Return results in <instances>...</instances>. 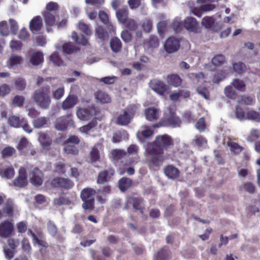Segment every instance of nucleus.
Segmentation results:
<instances>
[{"label":"nucleus","instance_id":"47","mask_svg":"<svg viewBox=\"0 0 260 260\" xmlns=\"http://www.w3.org/2000/svg\"><path fill=\"white\" fill-rule=\"evenodd\" d=\"M246 118L248 120L260 122V113L253 110H250L247 112Z\"/></svg>","mask_w":260,"mask_h":260},{"label":"nucleus","instance_id":"59","mask_svg":"<svg viewBox=\"0 0 260 260\" xmlns=\"http://www.w3.org/2000/svg\"><path fill=\"white\" fill-rule=\"evenodd\" d=\"M226 76L225 72L221 71L219 72L215 73L213 77L212 81L214 83H219L221 80H223Z\"/></svg>","mask_w":260,"mask_h":260},{"label":"nucleus","instance_id":"43","mask_svg":"<svg viewBox=\"0 0 260 260\" xmlns=\"http://www.w3.org/2000/svg\"><path fill=\"white\" fill-rule=\"evenodd\" d=\"M97 118L94 117L92 120L87 124L85 125L80 128V131L83 133H87L91 129L94 128L97 125Z\"/></svg>","mask_w":260,"mask_h":260},{"label":"nucleus","instance_id":"52","mask_svg":"<svg viewBox=\"0 0 260 260\" xmlns=\"http://www.w3.org/2000/svg\"><path fill=\"white\" fill-rule=\"evenodd\" d=\"M2 210L5 216L11 217L14 211L12 204L11 202H7L3 207Z\"/></svg>","mask_w":260,"mask_h":260},{"label":"nucleus","instance_id":"26","mask_svg":"<svg viewBox=\"0 0 260 260\" xmlns=\"http://www.w3.org/2000/svg\"><path fill=\"white\" fill-rule=\"evenodd\" d=\"M132 180L129 178L123 177L118 181V187L121 191L125 192L132 185Z\"/></svg>","mask_w":260,"mask_h":260},{"label":"nucleus","instance_id":"58","mask_svg":"<svg viewBox=\"0 0 260 260\" xmlns=\"http://www.w3.org/2000/svg\"><path fill=\"white\" fill-rule=\"evenodd\" d=\"M47 230L49 233L52 236L55 237L57 233V228L52 221L49 220L47 223Z\"/></svg>","mask_w":260,"mask_h":260},{"label":"nucleus","instance_id":"9","mask_svg":"<svg viewBox=\"0 0 260 260\" xmlns=\"http://www.w3.org/2000/svg\"><path fill=\"white\" fill-rule=\"evenodd\" d=\"M30 183L35 186L38 187L42 185L44 176L43 173L38 168H34L29 173Z\"/></svg>","mask_w":260,"mask_h":260},{"label":"nucleus","instance_id":"15","mask_svg":"<svg viewBox=\"0 0 260 260\" xmlns=\"http://www.w3.org/2000/svg\"><path fill=\"white\" fill-rule=\"evenodd\" d=\"M114 170L113 168H109L108 170L100 171L98 174L97 183L102 184L108 181L114 175Z\"/></svg>","mask_w":260,"mask_h":260},{"label":"nucleus","instance_id":"21","mask_svg":"<svg viewBox=\"0 0 260 260\" xmlns=\"http://www.w3.org/2000/svg\"><path fill=\"white\" fill-rule=\"evenodd\" d=\"M42 14L46 25L47 30L49 32L52 30L51 27L55 24V15L56 14L43 12Z\"/></svg>","mask_w":260,"mask_h":260},{"label":"nucleus","instance_id":"12","mask_svg":"<svg viewBox=\"0 0 260 260\" xmlns=\"http://www.w3.org/2000/svg\"><path fill=\"white\" fill-rule=\"evenodd\" d=\"M13 183L15 186L19 187H23L27 185L26 171L25 168L21 167L19 169L18 176L14 180Z\"/></svg>","mask_w":260,"mask_h":260},{"label":"nucleus","instance_id":"63","mask_svg":"<svg viewBox=\"0 0 260 260\" xmlns=\"http://www.w3.org/2000/svg\"><path fill=\"white\" fill-rule=\"evenodd\" d=\"M172 27L175 32H180L184 27L183 21L182 22L177 20H174L172 24Z\"/></svg>","mask_w":260,"mask_h":260},{"label":"nucleus","instance_id":"33","mask_svg":"<svg viewBox=\"0 0 260 260\" xmlns=\"http://www.w3.org/2000/svg\"><path fill=\"white\" fill-rule=\"evenodd\" d=\"M14 175L15 171L12 166L6 168L0 169V176L2 178L10 179L13 178Z\"/></svg>","mask_w":260,"mask_h":260},{"label":"nucleus","instance_id":"38","mask_svg":"<svg viewBox=\"0 0 260 260\" xmlns=\"http://www.w3.org/2000/svg\"><path fill=\"white\" fill-rule=\"evenodd\" d=\"M72 39L78 44L84 46L87 45L88 43L87 39L83 35L78 36L76 31H73L72 34Z\"/></svg>","mask_w":260,"mask_h":260},{"label":"nucleus","instance_id":"31","mask_svg":"<svg viewBox=\"0 0 260 260\" xmlns=\"http://www.w3.org/2000/svg\"><path fill=\"white\" fill-rule=\"evenodd\" d=\"M116 17L119 22L123 24L126 20L129 18L128 17V11L126 8H123L119 9L116 12Z\"/></svg>","mask_w":260,"mask_h":260},{"label":"nucleus","instance_id":"2","mask_svg":"<svg viewBox=\"0 0 260 260\" xmlns=\"http://www.w3.org/2000/svg\"><path fill=\"white\" fill-rule=\"evenodd\" d=\"M130 206H132L134 210L140 213L143 219L145 220L147 219V215L144 214L145 210V200L142 197L137 196L136 193L127 196L123 209H129Z\"/></svg>","mask_w":260,"mask_h":260},{"label":"nucleus","instance_id":"5","mask_svg":"<svg viewBox=\"0 0 260 260\" xmlns=\"http://www.w3.org/2000/svg\"><path fill=\"white\" fill-rule=\"evenodd\" d=\"M157 151L154 148L148 147L147 152L150 155L147 159L148 165L150 167H160L163 164L164 160L168 157L164 156V152L161 150Z\"/></svg>","mask_w":260,"mask_h":260},{"label":"nucleus","instance_id":"49","mask_svg":"<svg viewBox=\"0 0 260 260\" xmlns=\"http://www.w3.org/2000/svg\"><path fill=\"white\" fill-rule=\"evenodd\" d=\"M211 61L214 66L220 67L225 62V58L222 54H218L212 58Z\"/></svg>","mask_w":260,"mask_h":260},{"label":"nucleus","instance_id":"46","mask_svg":"<svg viewBox=\"0 0 260 260\" xmlns=\"http://www.w3.org/2000/svg\"><path fill=\"white\" fill-rule=\"evenodd\" d=\"M123 24L126 28L131 31H135L139 27L138 22L134 19L131 18H129Z\"/></svg>","mask_w":260,"mask_h":260},{"label":"nucleus","instance_id":"36","mask_svg":"<svg viewBox=\"0 0 260 260\" xmlns=\"http://www.w3.org/2000/svg\"><path fill=\"white\" fill-rule=\"evenodd\" d=\"M231 84L237 90L241 92H244L245 91L246 84L242 80L234 79Z\"/></svg>","mask_w":260,"mask_h":260},{"label":"nucleus","instance_id":"51","mask_svg":"<svg viewBox=\"0 0 260 260\" xmlns=\"http://www.w3.org/2000/svg\"><path fill=\"white\" fill-rule=\"evenodd\" d=\"M63 150L64 152L68 154L78 155L79 154L78 148L74 145L68 144L64 147Z\"/></svg>","mask_w":260,"mask_h":260},{"label":"nucleus","instance_id":"16","mask_svg":"<svg viewBox=\"0 0 260 260\" xmlns=\"http://www.w3.org/2000/svg\"><path fill=\"white\" fill-rule=\"evenodd\" d=\"M14 229V226L11 222L5 220L0 223V236L7 237L10 236Z\"/></svg>","mask_w":260,"mask_h":260},{"label":"nucleus","instance_id":"24","mask_svg":"<svg viewBox=\"0 0 260 260\" xmlns=\"http://www.w3.org/2000/svg\"><path fill=\"white\" fill-rule=\"evenodd\" d=\"M167 82L171 86L175 87H178L181 85L182 80L178 75L172 74L168 75L167 77Z\"/></svg>","mask_w":260,"mask_h":260},{"label":"nucleus","instance_id":"6","mask_svg":"<svg viewBox=\"0 0 260 260\" xmlns=\"http://www.w3.org/2000/svg\"><path fill=\"white\" fill-rule=\"evenodd\" d=\"M168 113H165L161 122L164 126H170L173 128L180 127L182 120L176 113L171 108L168 109Z\"/></svg>","mask_w":260,"mask_h":260},{"label":"nucleus","instance_id":"37","mask_svg":"<svg viewBox=\"0 0 260 260\" xmlns=\"http://www.w3.org/2000/svg\"><path fill=\"white\" fill-rule=\"evenodd\" d=\"M237 102L241 105H252L255 102V99L251 96L242 95L238 99Z\"/></svg>","mask_w":260,"mask_h":260},{"label":"nucleus","instance_id":"23","mask_svg":"<svg viewBox=\"0 0 260 260\" xmlns=\"http://www.w3.org/2000/svg\"><path fill=\"white\" fill-rule=\"evenodd\" d=\"M38 140L44 149L49 150L50 146L52 142L50 137L45 133H41L39 135Z\"/></svg>","mask_w":260,"mask_h":260},{"label":"nucleus","instance_id":"54","mask_svg":"<svg viewBox=\"0 0 260 260\" xmlns=\"http://www.w3.org/2000/svg\"><path fill=\"white\" fill-rule=\"evenodd\" d=\"M233 86H228L224 89V94L228 98L232 100L236 99L237 96V93L233 88Z\"/></svg>","mask_w":260,"mask_h":260},{"label":"nucleus","instance_id":"27","mask_svg":"<svg viewBox=\"0 0 260 260\" xmlns=\"http://www.w3.org/2000/svg\"><path fill=\"white\" fill-rule=\"evenodd\" d=\"M131 162V161H126L124 163L123 161L120 162L118 169V172L120 175L124 174L126 171L127 173L129 175L134 174L135 171L133 167H129L126 169L127 167L130 165Z\"/></svg>","mask_w":260,"mask_h":260},{"label":"nucleus","instance_id":"34","mask_svg":"<svg viewBox=\"0 0 260 260\" xmlns=\"http://www.w3.org/2000/svg\"><path fill=\"white\" fill-rule=\"evenodd\" d=\"M95 99L101 103L105 104L111 102V98L109 94L102 91H98L95 93Z\"/></svg>","mask_w":260,"mask_h":260},{"label":"nucleus","instance_id":"64","mask_svg":"<svg viewBox=\"0 0 260 260\" xmlns=\"http://www.w3.org/2000/svg\"><path fill=\"white\" fill-rule=\"evenodd\" d=\"M62 48L63 53L67 54L73 53L75 50V46L70 43L63 44Z\"/></svg>","mask_w":260,"mask_h":260},{"label":"nucleus","instance_id":"39","mask_svg":"<svg viewBox=\"0 0 260 260\" xmlns=\"http://www.w3.org/2000/svg\"><path fill=\"white\" fill-rule=\"evenodd\" d=\"M59 8V5L57 3L50 2L47 4L45 10L44 11V12L57 14Z\"/></svg>","mask_w":260,"mask_h":260},{"label":"nucleus","instance_id":"61","mask_svg":"<svg viewBox=\"0 0 260 260\" xmlns=\"http://www.w3.org/2000/svg\"><path fill=\"white\" fill-rule=\"evenodd\" d=\"M193 142L198 147H203L207 144V140L204 137L200 135L196 136L195 139L193 140Z\"/></svg>","mask_w":260,"mask_h":260},{"label":"nucleus","instance_id":"8","mask_svg":"<svg viewBox=\"0 0 260 260\" xmlns=\"http://www.w3.org/2000/svg\"><path fill=\"white\" fill-rule=\"evenodd\" d=\"M51 185L54 188L69 190L73 187L74 183L69 178L56 177L52 180Z\"/></svg>","mask_w":260,"mask_h":260},{"label":"nucleus","instance_id":"18","mask_svg":"<svg viewBox=\"0 0 260 260\" xmlns=\"http://www.w3.org/2000/svg\"><path fill=\"white\" fill-rule=\"evenodd\" d=\"M172 253L169 248L164 246L160 248L154 255V260H169L171 257Z\"/></svg>","mask_w":260,"mask_h":260},{"label":"nucleus","instance_id":"30","mask_svg":"<svg viewBox=\"0 0 260 260\" xmlns=\"http://www.w3.org/2000/svg\"><path fill=\"white\" fill-rule=\"evenodd\" d=\"M77 98L74 95H69L62 104V108L64 110L73 108L77 103Z\"/></svg>","mask_w":260,"mask_h":260},{"label":"nucleus","instance_id":"29","mask_svg":"<svg viewBox=\"0 0 260 260\" xmlns=\"http://www.w3.org/2000/svg\"><path fill=\"white\" fill-rule=\"evenodd\" d=\"M132 120L128 113L124 110L123 113L117 117L116 123L120 125H127L131 123Z\"/></svg>","mask_w":260,"mask_h":260},{"label":"nucleus","instance_id":"60","mask_svg":"<svg viewBox=\"0 0 260 260\" xmlns=\"http://www.w3.org/2000/svg\"><path fill=\"white\" fill-rule=\"evenodd\" d=\"M197 91L200 95H202L204 99L208 100L210 98V93L208 90L203 86H199L197 88Z\"/></svg>","mask_w":260,"mask_h":260},{"label":"nucleus","instance_id":"3","mask_svg":"<svg viewBox=\"0 0 260 260\" xmlns=\"http://www.w3.org/2000/svg\"><path fill=\"white\" fill-rule=\"evenodd\" d=\"M96 190L91 187H86L83 189L80 193V198L83 203L82 207L85 212H90L95 208L94 196Z\"/></svg>","mask_w":260,"mask_h":260},{"label":"nucleus","instance_id":"7","mask_svg":"<svg viewBox=\"0 0 260 260\" xmlns=\"http://www.w3.org/2000/svg\"><path fill=\"white\" fill-rule=\"evenodd\" d=\"M72 114H68L58 117L54 123V127L58 131H64L67 129L68 126L74 125Z\"/></svg>","mask_w":260,"mask_h":260},{"label":"nucleus","instance_id":"45","mask_svg":"<svg viewBox=\"0 0 260 260\" xmlns=\"http://www.w3.org/2000/svg\"><path fill=\"white\" fill-rule=\"evenodd\" d=\"M140 105L139 104H132L129 105L124 111L128 113L131 118L133 119L135 115L137 114L139 111Z\"/></svg>","mask_w":260,"mask_h":260},{"label":"nucleus","instance_id":"53","mask_svg":"<svg viewBox=\"0 0 260 260\" xmlns=\"http://www.w3.org/2000/svg\"><path fill=\"white\" fill-rule=\"evenodd\" d=\"M71 203V202L69 198L63 196L54 199V204L56 206L68 205Z\"/></svg>","mask_w":260,"mask_h":260},{"label":"nucleus","instance_id":"25","mask_svg":"<svg viewBox=\"0 0 260 260\" xmlns=\"http://www.w3.org/2000/svg\"><path fill=\"white\" fill-rule=\"evenodd\" d=\"M44 61V55L41 51H36L32 53L29 62L33 66H37Z\"/></svg>","mask_w":260,"mask_h":260},{"label":"nucleus","instance_id":"32","mask_svg":"<svg viewBox=\"0 0 260 260\" xmlns=\"http://www.w3.org/2000/svg\"><path fill=\"white\" fill-rule=\"evenodd\" d=\"M110 46L113 52L118 53L121 50L122 43L118 38L114 37L111 40Z\"/></svg>","mask_w":260,"mask_h":260},{"label":"nucleus","instance_id":"48","mask_svg":"<svg viewBox=\"0 0 260 260\" xmlns=\"http://www.w3.org/2000/svg\"><path fill=\"white\" fill-rule=\"evenodd\" d=\"M8 123L10 126L18 128L21 127V119L18 116L13 115L9 117Z\"/></svg>","mask_w":260,"mask_h":260},{"label":"nucleus","instance_id":"44","mask_svg":"<svg viewBox=\"0 0 260 260\" xmlns=\"http://www.w3.org/2000/svg\"><path fill=\"white\" fill-rule=\"evenodd\" d=\"M90 162L91 163L96 162L100 160V152L98 148L95 146H94L92 148L90 153Z\"/></svg>","mask_w":260,"mask_h":260},{"label":"nucleus","instance_id":"14","mask_svg":"<svg viewBox=\"0 0 260 260\" xmlns=\"http://www.w3.org/2000/svg\"><path fill=\"white\" fill-rule=\"evenodd\" d=\"M77 117L82 120H89L91 119L94 115V108H79L77 111Z\"/></svg>","mask_w":260,"mask_h":260},{"label":"nucleus","instance_id":"50","mask_svg":"<svg viewBox=\"0 0 260 260\" xmlns=\"http://www.w3.org/2000/svg\"><path fill=\"white\" fill-rule=\"evenodd\" d=\"M215 22L213 17L206 16L204 17L201 21L202 25L206 28L210 29Z\"/></svg>","mask_w":260,"mask_h":260},{"label":"nucleus","instance_id":"22","mask_svg":"<svg viewBox=\"0 0 260 260\" xmlns=\"http://www.w3.org/2000/svg\"><path fill=\"white\" fill-rule=\"evenodd\" d=\"M145 115L148 121L156 120L159 117V110L154 107L148 108L145 110Z\"/></svg>","mask_w":260,"mask_h":260},{"label":"nucleus","instance_id":"10","mask_svg":"<svg viewBox=\"0 0 260 260\" xmlns=\"http://www.w3.org/2000/svg\"><path fill=\"white\" fill-rule=\"evenodd\" d=\"M215 7V5L212 4H204L200 7L192 6L190 7L189 12L190 14L201 18L204 13L212 11Z\"/></svg>","mask_w":260,"mask_h":260},{"label":"nucleus","instance_id":"42","mask_svg":"<svg viewBox=\"0 0 260 260\" xmlns=\"http://www.w3.org/2000/svg\"><path fill=\"white\" fill-rule=\"evenodd\" d=\"M227 144L230 148L231 151L233 152L235 154H239L244 149L243 147L240 146L237 143L233 141H228Z\"/></svg>","mask_w":260,"mask_h":260},{"label":"nucleus","instance_id":"40","mask_svg":"<svg viewBox=\"0 0 260 260\" xmlns=\"http://www.w3.org/2000/svg\"><path fill=\"white\" fill-rule=\"evenodd\" d=\"M49 118L45 117H40L35 119L32 122L35 128H40L44 127L47 124Z\"/></svg>","mask_w":260,"mask_h":260},{"label":"nucleus","instance_id":"1","mask_svg":"<svg viewBox=\"0 0 260 260\" xmlns=\"http://www.w3.org/2000/svg\"><path fill=\"white\" fill-rule=\"evenodd\" d=\"M50 92L49 85L42 86L34 91L33 99L40 108L45 110L49 108L51 103Z\"/></svg>","mask_w":260,"mask_h":260},{"label":"nucleus","instance_id":"13","mask_svg":"<svg viewBox=\"0 0 260 260\" xmlns=\"http://www.w3.org/2000/svg\"><path fill=\"white\" fill-rule=\"evenodd\" d=\"M149 84L153 91L161 95H164L167 90V86L161 80L156 79L151 80Z\"/></svg>","mask_w":260,"mask_h":260},{"label":"nucleus","instance_id":"41","mask_svg":"<svg viewBox=\"0 0 260 260\" xmlns=\"http://www.w3.org/2000/svg\"><path fill=\"white\" fill-rule=\"evenodd\" d=\"M111 154L113 160L118 161L123 158L126 152L123 150L115 149L111 151Z\"/></svg>","mask_w":260,"mask_h":260},{"label":"nucleus","instance_id":"55","mask_svg":"<svg viewBox=\"0 0 260 260\" xmlns=\"http://www.w3.org/2000/svg\"><path fill=\"white\" fill-rule=\"evenodd\" d=\"M79 29L87 36H90L91 34V30L89 25L80 21L78 23Z\"/></svg>","mask_w":260,"mask_h":260},{"label":"nucleus","instance_id":"28","mask_svg":"<svg viewBox=\"0 0 260 260\" xmlns=\"http://www.w3.org/2000/svg\"><path fill=\"white\" fill-rule=\"evenodd\" d=\"M23 58L18 55L12 54L9 57L7 61V64L9 68L17 66L22 63Z\"/></svg>","mask_w":260,"mask_h":260},{"label":"nucleus","instance_id":"20","mask_svg":"<svg viewBox=\"0 0 260 260\" xmlns=\"http://www.w3.org/2000/svg\"><path fill=\"white\" fill-rule=\"evenodd\" d=\"M42 27L43 21L40 16L34 17L29 22V29L32 33L40 31Z\"/></svg>","mask_w":260,"mask_h":260},{"label":"nucleus","instance_id":"17","mask_svg":"<svg viewBox=\"0 0 260 260\" xmlns=\"http://www.w3.org/2000/svg\"><path fill=\"white\" fill-rule=\"evenodd\" d=\"M166 51L169 53H173L177 51L180 47L179 41L174 38H169L165 44Z\"/></svg>","mask_w":260,"mask_h":260},{"label":"nucleus","instance_id":"4","mask_svg":"<svg viewBox=\"0 0 260 260\" xmlns=\"http://www.w3.org/2000/svg\"><path fill=\"white\" fill-rule=\"evenodd\" d=\"M174 145V141L171 136L167 134L159 135L156 137L155 140L149 147L154 149L161 150H167Z\"/></svg>","mask_w":260,"mask_h":260},{"label":"nucleus","instance_id":"35","mask_svg":"<svg viewBox=\"0 0 260 260\" xmlns=\"http://www.w3.org/2000/svg\"><path fill=\"white\" fill-rule=\"evenodd\" d=\"M232 66L234 72L239 75L243 74L247 70L246 64L242 61L234 62Z\"/></svg>","mask_w":260,"mask_h":260},{"label":"nucleus","instance_id":"62","mask_svg":"<svg viewBox=\"0 0 260 260\" xmlns=\"http://www.w3.org/2000/svg\"><path fill=\"white\" fill-rule=\"evenodd\" d=\"M0 34L4 36H7L9 34V28L7 21L0 22Z\"/></svg>","mask_w":260,"mask_h":260},{"label":"nucleus","instance_id":"11","mask_svg":"<svg viewBox=\"0 0 260 260\" xmlns=\"http://www.w3.org/2000/svg\"><path fill=\"white\" fill-rule=\"evenodd\" d=\"M183 25L189 32L197 33L200 29L199 22L195 18L191 16L187 17L183 20Z\"/></svg>","mask_w":260,"mask_h":260},{"label":"nucleus","instance_id":"56","mask_svg":"<svg viewBox=\"0 0 260 260\" xmlns=\"http://www.w3.org/2000/svg\"><path fill=\"white\" fill-rule=\"evenodd\" d=\"M15 149L11 146H7L4 148L2 151V154L3 157L7 158L12 156L14 153H15Z\"/></svg>","mask_w":260,"mask_h":260},{"label":"nucleus","instance_id":"19","mask_svg":"<svg viewBox=\"0 0 260 260\" xmlns=\"http://www.w3.org/2000/svg\"><path fill=\"white\" fill-rule=\"evenodd\" d=\"M164 173L169 179H175L179 177L180 172L179 170L173 165H169L164 168Z\"/></svg>","mask_w":260,"mask_h":260},{"label":"nucleus","instance_id":"57","mask_svg":"<svg viewBox=\"0 0 260 260\" xmlns=\"http://www.w3.org/2000/svg\"><path fill=\"white\" fill-rule=\"evenodd\" d=\"M50 60L55 65L60 66L63 64V60L61 59L58 54L54 52L50 56Z\"/></svg>","mask_w":260,"mask_h":260}]
</instances>
